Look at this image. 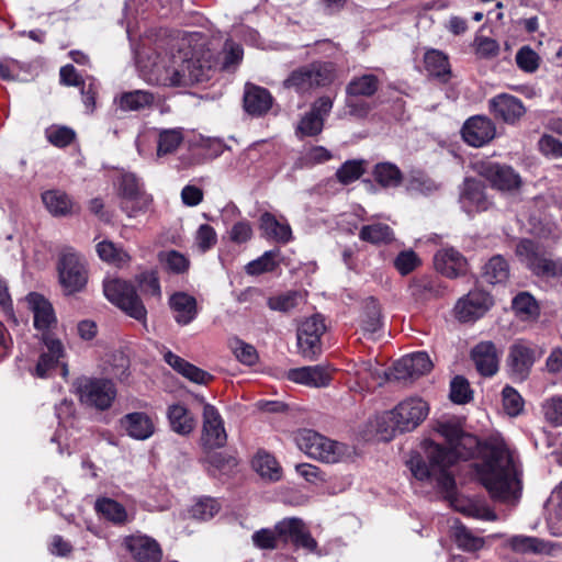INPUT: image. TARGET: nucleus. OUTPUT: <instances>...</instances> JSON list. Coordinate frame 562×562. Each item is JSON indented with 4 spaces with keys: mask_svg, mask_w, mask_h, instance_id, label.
<instances>
[{
    "mask_svg": "<svg viewBox=\"0 0 562 562\" xmlns=\"http://www.w3.org/2000/svg\"><path fill=\"white\" fill-rule=\"evenodd\" d=\"M448 443L442 446L443 459L451 470L458 461H468L477 456L481 463L474 464L477 480L490 496L501 503H515L520 497V467L514 452L503 437L492 435L483 442L462 429L457 418L437 420L434 427Z\"/></svg>",
    "mask_w": 562,
    "mask_h": 562,
    "instance_id": "1",
    "label": "nucleus"
},
{
    "mask_svg": "<svg viewBox=\"0 0 562 562\" xmlns=\"http://www.w3.org/2000/svg\"><path fill=\"white\" fill-rule=\"evenodd\" d=\"M198 34L182 38L177 53L160 56L137 54L136 63L150 81L166 87H182L210 79L211 53L196 43Z\"/></svg>",
    "mask_w": 562,
    "mask_h": 562,
    "instance_id": "2",
    "label": "nucleus"
},
{
    "mask_svg": "<svg viewBox=\"0 0 562 562\" xmlns=\"http://www.w3.org/2000/svg\"><path fill=\"white\" fill-rule=\"evenodd\" d=\"M423 447L428 462L419 453H412L406 461L412 475L422 482L436 483L440 491L448 495L452 494L456 490V480L443 459L446 453L442 445L425 439Z\"/></svg>",
    "mask_w": 562,
    "mask_h": 562,
    "instance_id": "3",
    "label": "nucleus"
},
{
    "mask_svg": "<svg viewBox=\"0 0 562 562\" xmlns=\"http://www.w3.org/2000/svg\"><path fill=\"white\" fill-rule=\"evenodd\" d=\"M429 405L418 396L401 401L394 408L383 412L376 419L378 431L385 440L397 434L416 429L428 416Z\"/></svg>",
    "mask_w": 562,
    "mask_h": 562,
    "instance_id": "4",
    "label": "nucleus"
},
{
    "mask_svg": "<svg viewBox=\"0 0 562 562\" xmlns=\"http://www.w3.org/2000/svg\"><path fill=\"white\" fill-rule=\"evenodd\" d=\"M299 448L310 458L324 463H338L350 456L349 447L331 440L312 429H303L296 436Z\"/></svg>",
    "mask_w": 562,
    "mask_h": 562,
    "instance_id": "5",
    "label": "nucleus"
},
{
    "mask_svg": "<svg viewBox=\"0 0 562 562\" xmlns=\"http://www.w3.org/2000/svg\"><path fill=\"white\" fill-rule=\"evenodd\" d=\"M105 297L127 316L147 325V310L136 292L135 286L119 278H108L103 281Z\"/></svg>",
    "mask_w": 562,
    "mask_h": 562,
    "instance_id": "6",
    "label": "nucleus"
},
{
    "mask_svg": "<svg viewBox=\"0 0 562 562\" xmlns=\"http://www.w3.org/2000/svg\"><path fill=\"white\" fill-rule=\"evenodd\" d=\"M72 387L82 404L98 411L109 409L116 397L114 383L104 378L80 376L74 381Z\"/></svg>",
    "mask_w": 562,
    "mask_h": 562,
    "instance_id": "7",
    "label": "nucleus"
},
{
    "mask_svg": "<svg viewBox=\"0 0 562 562\" xmlns=\"http://www.w3.org/2000/svg\"><path fill=\"white\" fill-rule=\"evenodd\" d=\"M59 283L66 294L80 292L88 282V268L85 258L72 248L63 250L58 260Z\"/></svg>",
    "mask_w": 562,
    "mask_h": 562,
    "instance_id": "8",
    "label": "nucleus"
},
{
    "mask_svg": "<svg viewBox=\"0 0 562 562\" xmlns=\"http://www.w3.org/2000/svg\"><path fill=\"white\" fill-rule=\"evenodd\" d=\"M516 255L537 276L562 277V261L544 256L542 248L533 240L522 239L517 244Z\"/></svg>",
    "mask_w": 562,
    "mask_h": 562,
    "instance_id": "9",
    "label": "nucleus"
},
{
    "mask_svg": "<svg viewBox=\"0 0 562 562\" xmlns=\"http://www.w3.org/2000/svg\"><path fill=\"white\" fill-rule=\"evenodd\" d=\"M475 170L493 189L501 192L514 193L522 186L520 175L506 164L481 161L476 164Z\"/></svg>",
    "mask_w": 562,
    "mask_h": 562,
    "instance_id": "10",
    "label": "nucleus"
},
{
    "mask_svg": "<svg viewBox=\"0 0 562 562\" xmlns=\"http://www.w3.org/2000/svg\"><path fill=\"white\" fill-rule=\"evenodd\" d=\"M326 331L325 319L321 314L304 319L296 330L297 348L303 358L315 360L322 352L321 338Z\"/></svg>",
    "mask_w": 562,
    "mask_h": 562,
    "instance_id": "11",
    "label": "nucleus"
},
{
    "mask_svg": "<svg viewBox=\"0 0 562 562\" xmlns=\"http://www.w3.org/2000/svg\"><path fill=\"white\" fill-rule=\"evenodd\" d=\"M334 101L328 95H323L316 99L308 112L300 119L295 135L299 138L314 137L319 135L324 130V124L327 116L330 114Z\"/></svg>",
    "mask_w": 562,
    "mask_h": 562,
    "instance_id": "12",
    "label": "nucleus"
},
{
    "mask_svg": "<svg viewBox=\"0 0 562 562\" xmlns=\"http://www.w3.org/2000/svg\"><path fill=\"white\" fill-rule=\"evenodd\" d=\"M459 204L470 217L486 212L493 206V201L485 191V186L474 179L465 178L459 192Z\"/></svg>",
    "mask_w": 562,
    "mask_h": 562,
    "instance_id": "13",
    "label": "nucleus"
},
{
    "mask_svg": "<svg viewBox=\"0 0 562 562\" xmlns=\"http://www.w3.org/2000/svg\"><path fill=\"white\" fill-rule=\"evenodd\" d=\"M122 543L136 562H160L162 559L159 542L139 531L125 536Z\"/></svg>",
    "mask_w": 562,
    "mask_h": 562,
    "instance_id": "14",
    "label": "nucleus"
},
{
    "mask_svg": "<svg viewBox=\"0 0 562 562\" xmlns=\"http://www.w3.org/2000/svg\"><path fill=\"white\" fill-rule=\"evenodd\" d=\"M492 305L493 300L488 293L482 290H473L457 302L456 316L464 323L473 322L482 317Z\"/></svg>",
    "mask_w": 562,
    "mask_h": 562,
    "instance_id": "15",
    "label": "nucleus"
},
{
    "mask_svg": "<svg viewBox=\"0 0 562 562\" xmlns=\"http://www.w3.org/2000/svg\"><path fill=\"white\" fill-rule=\"evenodd\" d=\"M543 349L532 347L526 342H516L509 349L508 363L512 374L525 380L533 366L543 355Z\"/></svg>",
    "mask_w": 562,
    "mask_h": 562,
    "instance_id": "16",
    "label": "nucleus"
},
{
    "mask_svg": "<svg viewBox=\"0 0 562 562\" xmlns=\"http://www.w3.org/2000/svg\"><path fill=\"white\" fill-rule=\"evenodd\" d=\"M279 537L290 540L296 548H303L307 552L317 551V542L306 529L300 518H284L276 525Z\"/></svg>",
    "mask_w": 562,
    "mask_h": 562,
    "instance_id": "17",
    "label": "nucleus"
},
{
    "mask_svg": "<svg viewBox=\"0 0 562 562\" xmlns=\"http://www.w3.org/2000/svg\"><path fill=\"white\" fill-rule=\"evenodd\" d=\"M461 133L467 144L472 147H482L495 137L496 126L491 119L476 115L465 121Z\"/></svg>",
    "mask_w": 562,
    "mask_h": 562,
    "instance_id": "18",
    "label": "nucleus"
},
{
    "mask_svg": "<svg viewBox=\"0 0 562 562\" xmlns=\"http://www.w3.org/2000/svg\"><path fill=\"white\" fill-rule=\"evenodd\" d=\"M488 109L495 119L506 124H515L526 113L520 99L509 93H499L488 100Z\"/></svg>",
    "mask_w": 562,
    "mask_h": 562,
    "instance_id": "19",
    "label": "nucleus"
},
{
    "mask_svg": "<svg viewBox=\"0 0 562 562\" xmlns=\"http://www.w3.org/2000/svg\"><path fill=\"white\" fill-rule=\"evenodd\" d=\"M507 546L516 553L527 554H547L557 555L562 550V544L559 542L544 541L540 538L532 536L517 535L507 540Z\"/></svg>",
    "mask_w": 562,
    "mask_h": 562,
    "instance_id": "20",
    "label": "nucleus"
},
{
    "mask_svg": "<svg viewBox=\"0 0 562 562\" xmlns=\"http://www.w3.org/2000/svg\"><path fill=\"white\" fill-rule=\"evenodd\" d=\"M432 368L429 356L424 352H415L401 358L394 364V376L397 380L415 379L428 373Z\"/></svg>",
    "mask_w": 562,
    "mask_h": 562,
    "instance_id": "21",
    "label": "nucleus"
},
{
    "mask_svg": "<svg viewBox=\"0 0 562 562\" xmlns=\"http://www.w3.org/2000/svg\"><path fill=\"white\" fill-rule=\"evenodd\" d=\"M435 268L447 278H458L467 272L468 262L464 256L454 248H442L434 258Z\"/></svg>",
    "mask_w": 562,
    "mask_h": 562,
    "instance_id": "22",
    "label": "nucleus"
},
{
    "mask_svg": "<svg viewBox=\"0 0 562 562\" xmlns=\"http://www.w3.org/2000/svg\"><path fill=\"white\" fill-rule=\"evenodd\" d=\"M476 370L484 376H492L498 370V353L492 341L477 344L471 352Z\"/></svg>",
    "mask_w": 562,
    "mask_h": 562,
    "instance_id": "23",
    "label": "nucleus"
},
{
    "mask_svg": "<svg viewBox=\"0 0 562 562\" xmlns=\"http://www.w3.org/2000/svg\"><path fill=\"white\" fill-rule=\"evenodd\" d=\"M288 380L311 387H323L329 384L330 375L322 366H308L290 369L286 372Z\"/></svg>",
    "mask_w": 562,
    "mask_h": 562,
    "instance_id": "24",
    "label": "nucleus"
},
{
    "mask_svg": "<svg viewBox=\"0 0 562 562\" xmlns=\"http://www.w3.org/2000/svg\"><path fill=\"white\" fill-rule=\"evenodd\" d=\"M120 424L126 434L136 440L148 439L155 432L151 418L143 412L126 414L121 418Z\"/></svg>",
    "mask_w": 562,
    "mask_h": 562,
    "instance_id": "25",
    "label": "nucleus"
},
{
    "mask_svg": "<svg viewBox=\"0 0 562 562\" xmlns=\"http://www.w3.org/2000/svg\"><path fill=\"white\" fill-rule=\"evenodd\" d=\"M271 93L259 86L246 85L244 93V108L251 115H262L267 113L272 105Z\"/></svg>",
    "mask_w": 562,
    "mask_h": 562,
    "instance_id": "26",
    "label": "nucleus"
},
{
    "mask_svg": "<svg viewBox=\"0 0 562 562\" xmlns=\"http://www.w3.org/2000/svg\"><path fill=\"white\" fill-rule=\"evenodd\" d=\"M33 312L34 326L40 330H47L56 324V317L52 304L38 293H30L26 297Z\"/></svg>",
    "mask_w": 562,
    "mask_h": 562,
    "instance_id": "27",
    "label": "nucleus"
},
{
    "mask_svg": "<svg viewBox=\"0 0 562 562\" xmlns=\"http://www.w3.org/2000/svg\"><path fill=\"white\" fill-rule=\"evenodd\" d=\"M424 66L427 74L440 82H448L452 71L447 54L439 49H427L424 55Z\"/></svg>",
    "mask_w": 562,
    "mask_h": 562,
    "instance_id": "28",
    "label": "nucleus"
},
{
    "mask_svg": "<svg viewBox=\"0 0 562 562\" xmlns=\"http://www.w3.org/2000/svg\"><path fill=\"white\" fill-rule=\"evenodd\" d=\"M43 340L47 352L41 355L35 367V374L38 378H46L48 372L58 363L59 359L64 357V347L60 340L50 337L48 334L43 335Z\"/></svg>",
    "mask_w": 562,
    "mask_h": 562,
    "instance_id": "29",
    "label": "nucleus"
},
{
    "mask_svg": "<svg viewBox=\"0 0 562 562\" xmlns=\"http://www.w3.org/2000/svg\"><path fill=\"white\" fill-rule=\"evenodd\" d=\"M169 306L176 322L180 325H188L196 315V301L193 296L177 292L169 299Z\"/></svg>",
    "mask_w": 562,
    "mask_h": 562,
    "instance_id": "30",
    "label": "nucleus"
},
{
    "mask_svg": "<svg viewBox=\"0 0 562 562\" xmlns=\"http://www.w3.org/2000/svg\"><path fill=\"white\" fill-rule=\"evenodd\" d=\"M164 360L179 374L196 384H205L207 380L211 378L206 371L188 362L187 360L177 356L172 351H167L164 355Z\"/></svg>",
    "mask_w": 562,
    "mask_h": 562,
    "instance_id": "31",
    "label": "nucleus"
},
{
    "mask_svg": "<svg viewBox=\"0 0 562 562\" xmlns=\"http://www.w3.org/2000/svg\"><path fill=\"white\" fill-rule=\"evenodd\" d=\"M94 508L106 520L116 526H124L133 520V517L128 515L121 503L109 497L98 498Z\"/></svg>",
    "mask_w": 562,
    "mask_h": 562,
    "instance_id": "32",
    "label": "nucleus"
},
{
    "mask_svg": "<svg viewBox=\"0 0 562 562\" xmlns=\"http://www.w3.org/2000/svg\"><path fill=\"white\" fill-rule=\"evenodd\" d=\"M114 102L124 112L142 111L153 106L155 95L146 90H134L121 93L115 98Z\"/></svg>",
    "mask_w": 562,
    "mask_h": 562,
    "instance_id": "33",
    "label": "nucleus"
},
{
    "mask_svg": "<svg viewBox=\"0 0 562 562\" xmlns=\"http://www.w3.org/2000/svg\"><path fill=\"white\" fill-rule=\"evenodd\" d=\"M260 228L263 234L279 243H288L292 238V229L288 222L279 221L273 214L266 212L260 216Z\"/></svg>",
    "mask_w": 562,
    "mask_h": 562,
    "instance_id": "34",
    "label": "nucleus"
},
{
    "mask_svg": "<svg viewBox=\"0 0 562 562\" xmlns=\"http://www.w3.org/2000/svg\"><path fill=\"white\" fill-rule=\"evenodd\" d=\"M254 470L269 481H279L282 476V469L271 453L266 450H258L251 461Z\"/></svg>",
    "mask_w": 562,
    "mask_h": 562,
    "instance_id": "35",
    "label": "nucleus"
},
{
    "mask_svg": "<svg viewBox=\"0 0 562 562\" xmlns=\"http://www.w3.org/2000/svg\"><path fill=\"white\" fill-rule=\"evenodd\" d=\"M382 316L379 302L374 297H369L364 302L361 316V329L364 335L374 336L382 329Z\"/></svg>",
    "mask_w": 562,
    "mask_h": 562,
    "instance_id": "36",
    "label": "nucleus"
},
{
    "mask_svg": "<svg viewBox=\"0 0 562 562\" xmlns=\"http://www.w3.org/2000/svg\"><path fill=\"white\" fill-rule=\"evenodd\" d=\"M380 86L379 78L373 74L353 77L346 86L348 97L370 98L375 94Z\"/></svg>",
    "mask_w": 562,
    "mask_h": 562,
    "instance_id": "37",
    "label": "nucleus"
},
{
    "mask_svg": "<svg viewBox=\"0 0 562 562\" xmlns=\"http://www.w3.org/2000/svg\"><path fill=\"white\" fill-rule=\"evenodd\" d=\"M281 262V254L278 249L265 251L260 257L249 261L245 266V272L248 276L257 277L263 273L274 271Z\"/></svg>",
    "mask_w": 562,
    "mask_h": 562,
    "instance_id": "38",
    "label": "nucleus"
},
{
    "mask_svg": "<svg viewBox=\"0 0 562 562\" xmlns=\"http://www.w3.org/2000/svg\"><path fill=\"white\" fill-rule=\"evenodd\" d=\"M42 200L48 212L55 216H66L72 212L74 203L65 192L49 190L42 194Z\"/></svg>",
    "mask_w": 562,
    "mask_h": 562,
    "instance_id": "39",
    "label": "nucleus"
},
{
    "mask_svg": "<svg viewBox=\"0 0 562 562\" xmlns=\"http://www.w3.org/2000/svg\"><path fill=\"white\" fill-rule=\"evenodd\" d=\"M167 416L171 429L179 435H188L194 428V420L183 405L173 404L169 406Z\"/></svg>",
    "mask_w": 562,
    "mask_h": 562,
    "instance_id": "40",
    "label": "nucleus"
},
{
    "mask_svg": "<svg viewBox=\"0 0 562 562\" xmlns=\"http://www.w3.org/2000/svg\"><path fill=\"white\" fill-rule=\"evenodd\" d=\"M547 504L550 510V532L553 536L562 537V481L552 491Z\"/></svg>",
    "mask_w": 562,
    "mask_h": 562,
    "instance_id": "41",
    "label": "nucleus"
},
{
    "mask_svg": "<svg viewBox=\"0 0 562 562\" xmlns=\"http://www.w3.org/2000/svg\"><path fill=\"white\" fill-rule=\"evenodd\" d=\"M305 302L302 291L292 290L268 299L267 305L272 311L288 313Z\"/></svg>",
    "mask_w": 562,
    "mask_h": 562,
    "instance_id": "42",
    "label": "nucleus"
},
{
    "mask_svg": "<svg viewBox=\"0 0 562 562\" xmlns=\"http://www.w3.org/2000/svg\"><path fill=\"white\" fill-rule=\"evenodd\" d=\"M373 177L383 188H396L403 180V175L398 167L391 162L376 164L373 170Z\"/></svg>",
    "mask_w": 562,
    "mask_h": 562,
    "instance_id": "43",
    "label": "nucleus"
},
{
    "mask_svg": "<svg viewBox=\"0 0 562 562\" xmlns=\"http://www.w3.org/2000/svg\"><path fill=\"white\" fill-rule=\"evenodd\" d=\"M359 238L363 241L379 245L391 241L394 238V234L387 224L373 223L364 225L360 229Z\"/></svg>",
    "mask_w": 562,
    "mask_h": 562,
    "instance_id": "44",
    "label": "nucleus"
},
{
    "mask_svg": "<svg viewBox=\"0 0 562 562\" xmlns=\"http://www.w3.org/2000/svg\"><path fill=\"white\" fill-rule=\"evenodd\" d=\"M483 277L491 284L502 283L509 277V266L501 256L492 257L484 267Z\"/></svg>",
    "mask_w": 562,
    "mask_h": 562,
    "instance_id": "45",
    "label": "nucleus"
},
{
    "mask_svg": "<svg viewBox=\"0 0 562 562\" xmlns=\"http://www.w3.org/2000/svg\"><path fill=\"white\" fill-rule=\"evenodd\" d=\"M285 88L293 89L297 93H306L315 89L308 66H302L293 70L283 82Z\"/></svg>",
    "mask_w": 562,
    "mask_h": 562,
    "instance_id": "46",
    "label": "nucleus"
},
{
    "mask_svg": "<svg viewBox=\"0 0 562 562\" xmlns=\"http://www.w3.org/2000/svg\"><path fill=\"white\" fill-rule=\"evenodd\" d=\"M307 66L315 88L329 86L336 78V66L331 61H314Z\"/></svg>",
    "mask_w": 562,
    "mask_h": 562,
    "instance_id": "47",
    "label": "nucleus"
},
{
    "mask_svg": "<svg viewBox=\"0 0 562 562\" xmlns=\"http://www.w3.org/2000/svg\"><path fill=\"white\" fill-rule=\"evenodd\" d=\"M454 541L459 549L468 552H475L483 548L484 539L472 533L463 525H457L453 531Z\"/></svg>",
    "mask_w": 562,
    "mask_h": 562,
    "instance_id": "48",
    "label": "nucleus"
},
{
    "mask_svg": "<svg viewBox=\"0 0 562 562\" xmlns=\"http://www.w3.org/2000/svg\"><path fill=\"white\" fill-rule=\"evenodd\" d=\"M183 135L180 128L164 130L159 133L157 156L172 154L182 143Z\"/></svg>",
    "mask_w": 562,
    "mask_h": 562,
    "instance_id": "49",
    "label": "nucleus"
},
{
    "mask_svg": "<svg viewBox=\"0 0 562 562\" xmlns=\"http://www.w3.org/2000/svg\"><path fill=\"white\" fill-rule=\"evenodd\" d=\"M97 252L103 261L115 266H123L130 260V256L125 250L108 240H103L97 245Z\"/></svg>",
    "mask_w": 562,
    "mask_h": 562,
    "instance_id": "50",
    "label": "nucleus"
},
{
    "mask_svg": "<svg viewBox=\"0 0 562 562\" xmlns=\"http://www.w3.org/2000/svg\"><path fill=\"white\" fill-rule=\"evenodd\" d=\"M151 196L146 192L121 200V210L128 217H136L147 212L151 204Z\"/></svg>",
    "mask_w": 562,
    "mask_h": 562,
    "instance_id": "51",
    "label": "nucleus"
},
{
    "mask_svg": "<svg viewBox=\"0 0 562 562\" xmlns=\"http://www.w3.org/2000/svg\"><path fill=\"white\" fill-rule=\"evenodd\" d=\"M366 171V161L359 160H347L336 171L337 180L342 184H349L358 180Z\"/></svg>",
    "mask_w": 562,
    "mask_h": 562,
    "instance_id": "52",
    "label": "nucleus"
},
{
    "mask_svg": "<svg viewBox=\"0 0 562 562\" xmlns=\"http://www.w3.org/2000/svg\"><path fill=\"white\" fill-rule=\"evenodd\" d=\"M517 67L527 72L533 74L540 66V56L530 46L525 45L520 47L515 56Z\"/></svg>",
    "mask_w": 562,
    "mask_h": 562,
    "instance_id": "53",
    "label": "nucleus"
},
{
    "mask_svg": "<svg viewBox=\"0 0 562 562\" xmlns=\"http://www.w3.org/2000/svg\"><path fill=\"white\" fill-rule=\"evenodd\" d=\"M238 461L233 450L213 452V471L217 470L223 475H231L237 468Z\"/></svg>",
    "mask_w": 562,
    "mask_h": 562,
    "instance_id": "54",
    "label": "nucleus"
},
{
    "mask_svg": "<svg viewBox=\"0 0 562 562\" xmlns=\"http://www.w3.org/2000/svg\"><path fill=\"white\" fill-rule=\"evenodd\" d=\"M331 153L323 146H312L306 148L300 157L301 167H311L323 164L331 159Z\"/></svg>",
    "mask_w": 562,
    "mask_h": 562,
    "instance_id": "55",
    "label": "nucleus"
},
{
    "mask_svg": "<svg viewBox=\"0 0 562 562\" xmlns=\"http://www.w3.org/2000/svg\"><path fill=\"white\" fill-rule=\"evenodd\" d=\"M503 406L509 416H518L524 408V400L521 395L512 386L507 385L503 389Z\"/></svg>",
    "mask_w": 562,
    "mask_h": 562,
    "instance_id": "56",
    "label": "nucleus"
},
{
    "mask_svg": "<svg viewBox=\"0 0 562 562\" xmlns=\"http://www.w3.org/2000/svg\"><path fill=\"white\" fill-rule=\"evenodd\" d=\"M450 398L453 403L465 404L471 401V390L468 380L457 375L450 383Z\"/></svg>",
    "mask_w": 562,
    "mask_h": 562,
    "instance_id": "57",
    "label": "nucleus"
},
{
    "mask_svg": "<svg viewBox=\"0 0 562 562\" xmlns=\"http://www.w3.org/2000/svg\"><path fill=\"white\" fill-rule=\"evenodd\" d=\"M474 52L480 58L491 59L498 55L499 44L494 38L476 35L474 38Z\"/></svg>",
    "mask_w": 562,
    "mask_h": 562,
    "instance_id": "58",
    "label": "nucleus"
},
{
    "mask_svg": "<svg viewBox=\"0 0 562 562\" xmlns=\"http://www.w3.org/2000/svg\"><path fill=\"white\" fill-rule=\"evenodd\" d=\"M542 411L549 424L555 427L562 426V396L548 398L542 405Z\"/></svg>",
    "mask_w": 562,
    "mask_h": 562,
    "instance_id": "59",
    "label": "nucleus"
},
{
    "mask_svg": "<svg viewBox=\"0 0 562 562\" xmlns=\"http://www.w3.org/2000/svg\"><path fill=\"white\" fill-rule=\"evenodd\" d=\"M420 259L412 249L401 251L394 259V267L402 276L413 272L419 265Z\"/></svg>",
    "mask_w": 562,
    "mask_h": 562,
    "instance_id": "60",
    "label": "nucleus"
},
{
    "mask_svg": "<svg viewBox=\"0 0 562 562\" xmlns=\"http://www.w3.org/2000/svg\"><path fill=\"white\" fill-rule=\"evenodd\" d=\"M224 57L222 61V69L223 70H235L236 67L239 65V63L243 59V48L240 45L232 42L226 41L224 45Z\"/></svg>",
    "mask_w": 562,
    "mask_h": 562,
    "instance_id": "61",
    "label": "nucleus"
},
{
    "mask_svg": "<svg viewBox=\"0 0 562 562\" xmlns=\"http://www.w3.org/2000/svg\"><path fill=\"white\" fill-rule=\"evenodd\" d=\"M231 348L238 359L244 364L252 366L258 360V353L255 347L248 345L239 339H235L231 344Z\"/></svg>",
    "mask_w": 562,
    "mask_h": 562,
    "instance_id": "62",
    "label": "nucleus"
},
{
    "mask_svg": "<svg viewBox=\"0 0 562 562\" xmlns=\"http://www.w3.org/2000/svg\"><path fill=\"white\" fill-rule=\"evenodd\" d=\"M537 303L532 295L521 292L513 299V310L521 316H531L537 312Z\"/></svg>",
    "mask_w": 562,
    "mask_h": 562,
    "instance_id": "63",
    "label": "nucleus"
},
{
    "mask_svg": "<svg viewBox=\"0 0 562 562\" xmlns=\"http://www.w3.org/2000/svg\"><path fill=\"white\" fill-rule=\"evenodd\" d=\"M48 142L57 147L68 146L75 138V132L66 126L46 130Z\"/></svg>",
    "mask_w": 562,
    "mask_h": 562,
    "instance_id": "64",
    "label": "nucleus"
}]
</instances>
